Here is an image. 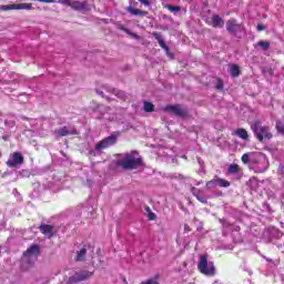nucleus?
Instances as JSON below:
<instances>
[{
    "label": "nucleus",
    "mask_w": 284,
    "mask_h": 284,
    "mask_svg": "<svg viewBox=\"0 0 284 284\" xmlns=\"http://www.w3.org/2000/svg\"><path fill=\"white\" fill-rule=\"evenodd\" d=\"M251 130L260 143H263V141H270L274 136L270 126L263 125L258 120L251 124Z\"/></svg>",
    "instance_id": "nucleus-1"
},
{
    "label": "nucleus",
    "mask_w": 284,
    "mask_h": 284,
    "mask_svg": "<svg viewBox=\"0 0 284 284\" xmlns=\"http://www.w3.org/2000/svg\"><path fill=\"white\" fill-rule=\"evenodd\" d=\"M116 144V135H110L99 141L93 150L89 151L91 156H101L103 150H108V148H112V145Z\"/></svg>",
    "instance_id": "nucleus-2"
},
{
    "label": "nucleus",
    "mask_w": 284,
    "mask_h": 284,
    "mask_svg": "<svg viewBox=\"0 0 284 284\" xmlns=\"http://www.w3.org/2000/svg\"><path fill=\"white\" fill-rule=\"evenodd\" d=\"M119 168L123 170H136L141 165V158H135L134 153L126 154L123 159L116 161Z\"/></svg>",
    "instance_id": "nucleus-3"
},
{
    "label": "nucleus",
    "mask_w": 284,
    "mask_h": 284,
    "mask_svg": "<svg viewBox=\"0 0 284 284\" xmlns=\"http://www.w3.org/2000/svg\"><path fill=\"white\" fill-rule=\"evenodd\" d=\"M253 165L255 172L257 174H263L270 168V161H267V156L263 153L255 152L254 161L251 163Z\"/></svg>",
    "instance_id": "nucleus-4"
},
{
    "label": "nucleus",
    "mask_w": 284,
    "mask_h": 284,
    "mask_svg": "<svg viewBox=\"0 0 284 284\" xmlns=\"http://www.w3.org/2000/svg\"><path fill=\"white\" fill-rule=\"evenodd\" d=\"M197 267L202 274H205V276H214L216 272V270L214 268V263L207 262V256L205 255H202L200 257Z\"/></svg>",
    "instance_id": "nucleus-5"
},
{
    "label": "nucleus",
    "mask_w": 284,
    "mask_h": 284,
    "mask_svg": "<svg viewBox=\"0 0 284 284\" xmlns=\"http://www.w3.org/2000/svg\"><path fill=\"white\" fill-rule=\"evenodd\" d=\"M39 258V245L32 244L22 256V263L32 265Z\"/></svg>",
    "instance_id": "nucleus-6"
},
{
    "label": "nucleus",
    "mask_w": 284,
    "mask_h": 284,
    "mask_svg": "<svg viewBox=\"0 0 284 284\" xmlns=\"http://www.w3.org/2000/svg\"><path fill=\"white\" fill-rule=\"evenodd\" d=\"M164 112H169V114H174L175 116H181L182 119L187 116V110L179 104L165 106Z\"/></svg>",
    "instance_id": "nucleus-7"
},
{
    "label": "nucleus",
    "mask_w": 284,
    "mask_h": 284,
    "mask_svg": "<svg viewBox=\"0 0 284 284\" xmlns=\"http://www.w3.org/2000/svg\"><path fill=\"white\" fill-rule=\"evenodd\" d=\"M230 187V181L215 178L206 183L207 190H214V187Z\"/></svg>",
    "instance_id": "nucleus-8"
},
{
    "label": "nucleus",
    "mask_w": 284,
    "mask_h": 284,
    "mask_svg": "<svg viewBox=\"0 0 284 284\" xmlns=\"http://www.w3.org/2000/svg\"><path fill=\"white\" fill-rule=\"evenodd\" d=\"M92 276V272L80 271L69 277V283H81V281H88Z\"/></svg>",
    "instance_id": "nucleus-9"
},
{
    "label": "nucleus",
    "mask_w": 284,
    "mask_h": 284,
    "mask_svg": "<svg viewBox=\"0 0 284 284\" xmlns=\"http://www.w3.org/2000/svg\"><path fill=\"white\" fill-rule=\"evenodd\" d=\"M0 10H32V3H13V4H4L0 7Z\"/></svg>",
    "instance_id": "nucleus-10"
},
{
    "label": "nucleus",
    "mask_w": 284,
    "mask_h": 284,
    "mask_svg": "<svg viewBox=\"0 0 284 284\" xmlns=\"http://www.w3.org/2000/svg\"><path fill=\"white\" fill-rule=\"evenodd\" d=\"M21 163H23V155H21L19 152L10 155L9 160L7 161L8 168H17V165H21Z\"/></svg>",
    "instance_id": "nucleus-11"
},
{
    "label": "nucleus",
    "mask_w": 284,
    "mask_h": 284,
    "mask_svg": "<svg viewBox=\"0 0 284 284\" xmlns=\"http://www.w3.org/2000/svg\"><path fill=\"white\" fill-rule=\"evenodd\" d=\"M71 8L72 10H78L79 12H87V10H90L87 1H71Z\"/></svg>",
    "instance_id": "nucleus-12"
},
{
    "label": "nucleus",
    "mask_w": 284,
    "mask_h": 284,
    "mask_svg": "<svg viewBox=\"0 0 284 284\" xmlns=\"http://www.w3.org/2000/svg\"><path fill=\"white\" fill-rule=\"evenodd\" d=\"M55 133L58 134V136H69L72 134H77V129L72 126H63L58 129Z\"/></svg>",
    "instance_id": "nucleus-13"
},
{
    "label": "nucleus",
    "mask_w": 284,
    "mask_h": 284,
    "mask_svg": "<svg viewBox=\"0 0 284 284\" xmlns=\"http://www.w3.org/2000/svg\"><path fill=\"white\" fill-rule=\"evenodd\" d=\"M40 232H42L47 239H52V236H54V226L42 224L40 225Z\"/></svg>",
    "instance_id": "nucleus-14"
},
{
    "label": "nucleus",
    "mask_w": 284,
    "mask_h": 284,
    "mask_svg": "<svg viewBox=\"0 0 284 284\" xmlns=\"http://www.w3.org/2000/svg\"><path fill=\"white\" fill-rule=\"evenodd\" d=\"M126 12H130V14H133V17H145L148 14V12L141 11L140 9H135L132 6H129L126 8Z\"/></svg>",
    "instance_id": "nucleus-15"
},
{
    "label": "nucleus",
    "mask_w": 284,
    "mask_h": 284,
    "mask_svg": "<svg viewBox=\"0 0 284 284\" xmlns=\"http://www.w3.org/2000/svg\"><path fill=\"white\" fill-rule=\"evenodd\" d=\"M213 28H223L225 22L223 21V18L219 16H213L212 18Z\"/></svg>",
    "instance_id": "nucleus-16"
},
{
    "label": "nucleus",
    "mask_w": 284,
    "mask_h": 284,
    "mask_svg": "<svg viewBox=\"0 0 284 284\" xmlns=\"http://www.w3.org/2000/svg\"><path fill=\"white\" fill-rule=\"evenodd\" d=\"M234 134L242 139L243 141H247L250 139V135L247 134V130L245 129H237Z\"/></svg>",
    "instance_id": "nucleus-17"
},
{
    "label": "nucleus",
    "mask_w": 284,
    "mask_h": 284,
    "mask_svg": "<svg viewBox=\"0 0 284 284\" xmlns=\"http://www.w3.org/2000/svg\"><path fill=\"white\" fill-rule=\"evenodd\" d=\"M192 194L195 195V197L197 199V201H200V203H207V199H205V196L201 195V193L199 192V190H196V187H192L191 189Z\"/></svg>",
    "instance_id": "nucleus-18"
},
{
    "label": "nucleus",
    "mask_w": 284,
    "mask_h": 284,
    "mask_svg": "<svg viewBox=\"0 0 284 284\" xmlns=\"http://www.w3.org/2000/svg\"><path fill=\"white\" fill-rule=\"evenodd\" d=\"M254 154H255V152L244 153L242 155V161L244 163H251L252 164V162L254 161Z\"/></svg>",
    "instance_id": "nucleus-19"
},
{
    "label": "nucleus",
    "mask_w": 284,
    "mask_h": 284,
    "mask_svg": "<svg viewBox=\"0 0 284 284\" xmlns=\"http://www.w3.org/2000/svg\"><path fill=\"white\" fill-rule=\"evenodd\" d=\"M239 24H236V20H230L226 24V29L229 32H236Z\"/></svg>",
    "instance_id": "nucleus-20"
},
{
    "label": "nucleus",
    "mask_w": 284,
    "mask_h": 284,
    "mask_svg": "<svg viewBox=\"0 0 284 284\" xmlns=\"http://www.w3.org/2000/svg\"><path fill=\"white\" fill-rule=\"evenodd\" d=\"M88 254V250L85 247L81 248L75 256V261H85V255Z\"/></svg>",
    "instance_id": "nucleus-21"
},
{
    "label": "nucleus",
    "mask_w": 284,
    "mask_h": 284,
    "mask_svg": "<svg viewBox=\"0 0 284 284\" xmlns=\"http://www.w3.org/2000/svg\"><path fill=\"white\" fill-rule=\"evenodd\" d=\"M155 39L159 41L160 48H162L163 50H165L168 52L169 48L166 47L165 41H163V39H161V34L155 33Z\"/></svg>",
    "instance_id": "nucleus-22"
},
{
    "label": "nucleus",
    "mask_w": 284,
    "mask_h": 284,
    "mask_svg": "<svg viewBox=\"0 0 284 284\" xmlns=\"http://www.w3.org/2000/svg\"><path fill=\"white\" fill-rule=\"evenodd\" d=\"M143 110L144 112H154V104H152V102L145 101L143 103Z\"/></svg>",
    "instance_id": "nucleus-23"
},
{
    "label": "nucleus",
    "mask_w": 284,
    "mask_h": 284,
    "mask_svg": "<svg viewBox=\"0 0 284 284\" xmlns=\"http://www.w3.org/2000/svg\"><path fill=\"white\" fill-rule=\"evenodd\" d=\"M275 128L277 132L284 136V120L277 121Z\"/></svg>",
    "instance_id": "nucleus-24"
},
{
    "label": "nucleus",
    "mask_w": 284,
    "mask_h": 284,
    "mask_svg": "<svg viewBox=\"0 0 284 284\" xmlns=\"http://www.w3.org/2000/svg\"><path fill=\"white\" fill-rule=\"evenodd\" d=\"M231 75L239 77L241 74V69H239V65L234 64L230 69Z\"/></svg>",
    "instance_id": "nucleus-25"
},
{
    "label": "nucleus",
    "mask_w": 284,
    "mask_h": 284,
    "mask_svg": "<svg viewBox=\"0 0 284 284\" xmlns=\"http://www.w3.org/2000/svg\"><path fill=\"white\" fill-rule=\"evenodd\" d=\"M257 48H262V50H270V42L267 41H260L256 43Z\"/></svg>",
    "instance_id": "nucleus-26"
},
{
    "label": "nucleus",
    "mask_w": 284,
    "mask_h": 284,
    "mask_svg": "<svg viewBox=\"0 0 284 284\" xmlns=\"http://www.w3.org/2000/svg\"><path fill=\"white\" fill-rule=\"evenodd\" d=\"M113 94H115V97H118L119 99H125V92L123 91H119L116 89H112Z\"/></svg>",
    "instance_id": "nucleus-27"
},
{
    "label": "nucleus",
    "mask_w": 284,
    "mask_h": 284,
    "mask_svg": "<svg viewBox=\"0 0 284 284\" xmlns=\"http://www.w3.org/2000/svg\"><path fill=\"white\" fill-rule=\"evenodd\" d=\"M229 172L230 174H236V172H239V166L236 164H231L229 166Z\"/></svg>",
    "instance_id": "nucleus-28"
},
{
    "label": "nucleus",
    "mask_w": 284,
    "mask_h": 284,
    "mask_svg": "<svg viewBox=\"0 0 284 284\" xmlns=\"http://www.w3.org/2000/svg\"><path fill=\"white\" fill-rule=\"evenodd\" d=\"M58 3H60L61 6H67V8H71L72 0H58Z\"/></svg>",
    "instance_id": "nucleus-29"
},
{
    "label": "nucleus",
    "mask_w": 284,
    "mask_h": 284,
    "mask_svg": "<svg viewBox=\"0 0 284 284\" xmlns=\"http://www.w3.org/2000/svg\"><path fill=\"white\" fill-rule=\"evenodd\" d=\"M169 10H170V12H179L181 10V8L174 7V6H169Z\"/></svg>",
    "instance_id": "nucleus-30"
},
{
    "label": "nucleus",
    "mask_w": 284,
    "mask_h": 284,
    "mask_svg": "<svg viewBox=\"0 0 284 284\" xmlns=\"http://www.w3.org/2000/svg\"><path fill=\"white\" fill-rule=\"evenodd\" d=\"M32 1H40V3H57V0H32Z\"/></svg>",
    "instance_id": "nucleus-31"
},
{
    "label": "nucleus",
    "mask_w": 284,
    "mask_h": 284,
    "mask_svg": "<svg viewBox=\"0 0 284 284\" xmlns=\"http://www.w3.org/2000/svg\"><path fill=\"white\" fill-rule=\"evenodd\" d=\"M154 219H156V214L150 212V213H149V220H150V221H154Z\"/></svg>",
    "instance_id": "nucleus-32"
},
{
    "label": "nucleus",
    "mask_w": 284,
    "mask_h": 284,
    "mask_svg": "<svg viewBox=\"0 0 284 284\" xmlns=\"http://www.w3.org/2000/svg\"><path fill=\"white\" fill-rule=\"evenodd\" d=\"M217 90H223V82L220 80L216 84Z\"/></svg>",
    "instance_id": "nucleus-33"
},
{
    "label": "nucleus",
    "mask_w": 284,
    "mask_h": 284,
    "mask_svg": "<svg viewBox=\"0 0 284 284\" xmlns=\"http://www.w3.org/2000/svg\"><path fill=\"white\" fill-rule=\"evenodd\" d=\"M140 3H142V6H150V1L148 0H139Z\"/></svg>",
    "instance_id": "nucleus-34"
},
{
    "label": "nucleus",
    "mask_w": 284,
    "mask_h": 284,
    "mask_svg": "<svg viewBox=\"0 0 284 284\" xmlns=\"http://www.w3.org/2000/svg\"><path fill=\"white\" fill-rule=\"evenodd\" d=\"M257 30L261 32V30H265V27L263 24H258Z\"/></svg>",
    "instance_id": "nucleus-35"
},
{
    "label": "nucleus",
    "mask_w": 284,
    "mask_h": 284,
    "mask_svg": "<svg viewBox=\"0 0 284 284\" xmlns=\"http://www.w3.org/2000/svg\"><path fill=\"white\" fill-rule=\"evenodd\" d=\"M2 139H3L4 141H8V136H7V135L2 136Z\"/></svg>",
    "instance_id": "nucleus-36"
},
{
    "label": "nucleus",
    "mask_w": 284,
    "mask_h": 284,
    "mask_svg": "<svg viewBox=\"0 0 284 284\" xmlns=\"http://www.w3.org/2000/svg\"><path fill=\"white\" fill-rule=\"evenodd\" d=\"M185 230H186V232H190V229L187 226H185Z\"/></svg>",
    "instance_id": "nucleus-37"
},
{
    "label": "nucleus",
    "mask_w": 284,
    "mask_h": 284,
    "mask_svg": "<svg viewBox=\"0 0 284 284\" xmlns=\"http://www.w3.org/2000/svg\"><path fill=\"white\" fill-rule=\"evenodd\" d=\"M146 211L150 212V207H146Z\"/></svg>",
    "instance_id": "nucleus-38"
},
{
    "label": "nucleus",
    "mask_w": 284,
    "mask_h": 284,
    "mask_svg": "<svg viewBox=\"0 0 284 284\" xmlns=\"http://www.w3.org/2000/svg\"><path fill=\"white\" fill-rule=\"evenodd\" d=\"M99 94H103V92H99Z\"/></svg>",
    "instance_id": "nucleus-39"
},
{
    "label": "nucleus",
    "mask_w": 284,
    "mask_h": 284,
    "mask_svg": "<svg viewBox=\"0 0 284 284\" xmlns=\"http://www.w3.org/2000/svg\"><path fill=\"white\" fill-rule=\"evenodd\" d=\"M0 156H1V153H0Z\"/></svg>",
    "instance_id": "nucleus-40"
}]
</instances>
